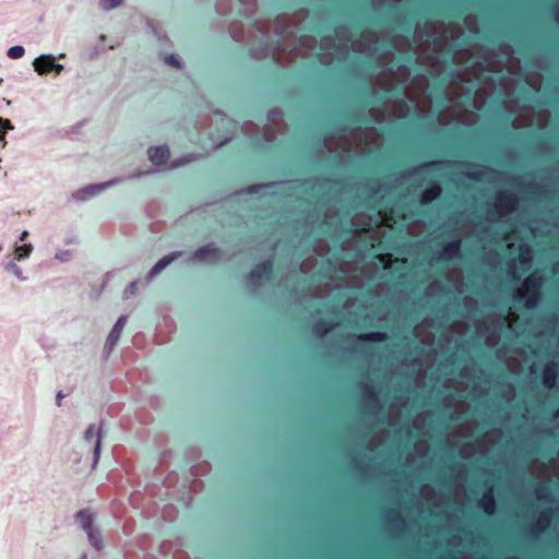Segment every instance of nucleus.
I'll return each instance as SVG.
<instances>
[{"label":"nucleus","instance_id":"1","mask_svg":"<svg viewBox=\"0 0 559 559\" xmlns=\"http://www.w3.org/2000/svg\"><path fill=\"white\" fill-rule=\"evenodd\" d=\"M340 447L343 481L342 559H349V511L347 509L349 499V411H342Z\"/></svg>","mask_w":559,"mask_h":559},{"label":"nucleus","instance_id":"2","mask_svg":"<svg viewBox=\"0 0 559 559\" xmlns=\"http://www.w3.org/2000/svg\"><path fill=\"white\" fill-rule=\"evenodd\" d=\"M333 33V37L322 36L319 57L321 62L328 64L335 60L345 78L349 73V20L344 17Z\"/></svg>","mask_w":559,"mask_h":559},{"label":"nucleus","instance_id":"3","mask_svg":"<svg viewBox=\"0 0 559 559\" xmlns=\"http://www.w3.org/2000/svg\"><path fill=\"white\" fill-rule=\"evenodd\" d=\"M322 308L328 316L316 320L310 328L311 333L318 338H324L338 325V308L332 304H324Z\"/></svg>","mask_w":559,"mask_h":559},{"label":"nucleus","instance_id":"4","mask_svg":"<svg viewBox=\"0 0 559 559\" xmlns=\"http://www.w3.org/2000/svg\"><path fill=\"white\" fill-rule=\"evenodd\" d=\"M542 286V277L536 274L528 275L523 281V288L518 289L516 296L526 299V307L534 308L538 300V293Z\"/></svg>","mask_w":559,"mask_h":559},{"label":"nucleus","instance_id":"5","mask_svg":"<svg viewBox=\"0 0 559 559\" xmlns=\"http://www.w3.org/2000/svg\"><path fill=\"white\" fill-rule=\"evenodd\" d=\"M340 229L344 237L343 246H345L347 242L346 235L349 234V227L343 225L342 217L337 213L330 214L325 212L319 223L320 233L330 236L332 234H336Z\"/></svg>","mask_w":559,"mask_h":559},{"label":"nucleus","instance_id":"6","mask_svg":"<svg viewBox=\"0 0 559 559\" xmlns=\"http://www.w3.org/2000/svg\"><path fill=\"white\" fill-rule=\"evenodd\" d=\"M342 109H341V119L337 126L328 130L326 133L331 135H336L340 139H346V133H349V94L344 88L342 95Z\"/></svg>","mask_w":559,"mask_h":559},{"label":"nucleus","instance_id":"7","mask_svg":"<svg viewBox=\"0 0 559 559\" xmlns=\"http://www.w3.org/2000/svg\"><path fill=\"white\" fill-rule=\"evenodd\" d=\"M518 202L519 198L516 194L509 191H501L496 197L493 207L499 216H504L515 210Z\"/></svg>","mask_w":559,"mask_h":559},{"label":"nucleus","instance_id":"8","mask_svg":"<svg viewBox=\"0 0 559 559\" xmlns=\"http://www.w3.org/2000/svg\"><path fill=\"white\" fill-rule=\"evenodd\" d=\"M33 66L35 71L40 75H45L50 72L60 74V72L63 70L62 64L56 63L55 58L51 55H41L37 57L34 60Z\"/></svg>","mask_w":559,"mask_h":559},{"label":"nucleus","instance_id":"9","mask_svg":"<svg viewBox=\"0 0 559 559\" xmlns=\"http://www.w3.org/2000/svg\"><path fill=\"white\" fill-rule=\"evenodd\" d=\"M273 277V262L266 260L258 263L249 273V281L257 286L261 285L263 280H271Z\"/></svg>","mask_w":559,"mask_h":559},{"label":"nucleus","instance_id":"10","mask_svg":"<svg viewBox=\"0 0 559 559\" xmlns=\"http://www.w3.org/2000/svg\"><path fill=\"white\" fill-rule=\"evenodd\" d=\"M222 255L221 250L214 245H206L193 253V259L200 262H216Z\"/></svg>","mask_w":559,"mask_h":559},{"label":"nucleus","instance_id":"11","mask_svg":"<svg viewBox=\"0 0 559 559\" xmlns=\"http://www.w3.org/2000/svg\"><path fill=\"white\" fill-rule=\"evenodd\" d=\"M96 439L95 440V445H94V462H93V468L97 465L98 461H99V456H100V444H102V435H100V428L96 427L95 425H91L85 433H84V439L85 441L87 442H91L93 439Z\"/></svg>","mask_w":559,"mask_h":559},{"label":"nucleus","instance_id":"12","mask_svg":"<svg viewBox=\"0 0 559 559\" xmlns=\"http://www.w3.org/2000/svg\"><path fill=\"white\" fill-rule=\"evenodd\" d=\"M442 187L437 181H430L429 186L421 192L419 202L421 205L428 206L440 198Z\"/></svg>","mask_w":559,"mask_h":559},{"label":"nucleus","instance_id":"13","mask_svg":"<svg viewBox=\"0 0 559 559\" xmlns=\"http://www.w3.org/2000/svg\"><path fill=\"white\" fill-rule=\"evenodd\" d=\"M127 321H128V318L126 316H121L116 324L114 325L112 330L110 331L108 337H107V341H106V344H105V348L108 350V352H111L112 348L116 346V344L118 343L119 338H120V335L122 333V330L124 329L126 324H127Z\"/></svg>","mask_w":559,"mask_h":559},{"label":"nucleus","instance_id":"14","mask_svg":"<svg viewBox=\"0 0 559 559\" xmlns=\"http://www.w3.org/2000/svg\"><path fill=\"white\" fill-rule=\"evenodd\" d=\"M461 239H453L442 245L439 259L449 262L460 257Z\"/></svg>","mask_w":559,"mask_h":559},{"label":"nucleus","instance_id":"15","mask_svg":"<svg viewBox=\"0 0 559 559\" xmlns=\"http://www.w3.org/2000/svg\"><path fill=\"white\" fill-rule=\"evenodd\" d=\"M169 156L167 146H154L148 150V158L156 166L166 164Z\"/></svg>","mask_w":559,"mask_h":559},{"label":"nucleus","instance_id":"16","mask_svg":"<svg viewBox=\"0 0 559 559\" xmlns=\"http://www.w3.org/2000/svg\"><path fill=\"white\" fill-rule=\"evenodd\" d=\"M479 506L483 509L484 513H486L487 515L493 514L496 509V500L493 496L492 486H489L488 489L484 491Z\"/></svg>","mask_w":559,"mask_h":559},{"label":"nucleus","instance_id":"17","mask_svg":"<svg viewBox=\"0 0 559 559\" xmlns=\"http://www.w3.org/2000/svg\"><path fill=\"white\" fill-rule=\"evenodd\" d=\"M551 513H552L551 510L542 511L539 514L538 521L532 532L537 533V534L544 533L550 524Z\"/></svg>","mask_w":559,"mask_h":559},{"label":"nucleus","instance_id":"18","mask_svg":"<svg viewBox=\"0 0 559 559\" xmlns=\"http://www.w3.org/2000/svg\"><path fill=\"white\" fill-rule=\"evenodd\" d=\"M557 379V370L555 365H547L543 372V382L544 385L548 389H551L555 386Z\"/></svg>","mask_w":559,"mask_h":559},{"label":"nucleus","instance_id":"19","mask_svg":"<svg viewBox=\"0 0 559 559\" xmlns=\"http://www.w3.org/2000/svg\"><path fill=\"white\" fill-rule=\"evenodd\" d=\"M180 255V252L173 253L170 255H166L162 258L150 271L148 276L153 277L154 275L158 274L162 270H164L168 264H170L175 259H177Z\"/></svg>","mask_w":559,"mask_h":559},{"label":"nucleus","instance_id":"20","mask_svg":"<svg viewBox=\"0 0 559 559\" xmlns=\"http://www.w3.org/2000/svg\"><path fill=\"white\" fill-rule=\"evenodd\" d=\"M104 187H105L104 185H92V186H88L86 188H83V189L76 191L73 194V197L76 200H85V199L98 193L100 190L104 189Z\"/></svg>","mask_w":559,"mask_h":559},{"label":"nucleus","instance_id":"21","mask_svg":"<svg viewBox=\"0 0 559 559\" xmlns=\"http://www.w3.org/2000/svg\"><path fill=\"white\" fill-rule=\"evenodd\" d=\"M439 164H441V162H437V160L421 163L417 167H413V168L408 169L407 173L409 175H416V174L424 173V171L432 173L436 170V168Z\"/></svg>","mask_w":559,"mask_h":559},{"label":"nucleus","instance_id":"22","mask_svg":"<svg viewBox=\"0 0 559 559\" xmlns=\"http://www.w3.org/2000/svg\"><path fill=\"white\" fill-rule=\"evenodd\" d=\"M383 519L386 522L396 523L397 524V527H396L397 531H402V528L405 525L404 519L401 518L400 513L396 510H392V509L386 510L384 512V514H383Z\"/></svg>","mask_w":559,"mask_h":559},{"label":"nucleus","instance_id":"23","mask_svg":"<svg viewBox=\"0 0 559 559\" xmlns=\"http://www.w3.org/2000/svg\"><path fill=\"white\" fill-rule=\"evenodd\" d=\"M76 521L80 523L84 532L93 527V516L87 510H81L76 513Z\"/></svg>","mask_w":559,"mask_h":559},{"label":"nucleus","instance_id":"24","mask_svg":"<svg viewBox=\"0 0 559 559\" xmlns=\"http://www.w3.org/2000/svg\"><path fill=\"white\" fill-rule=\"evenodd\" d=\"M344 329H346L345 325ZM342 362L349 364V332L346 330L342 333Z\"/></svg>","mask_w":559,"mask_h":559},{"label":"nucleus","instance_id":"25","mask_svg":"<svg viewBox=\"0 0 559 559\" xmlns=\"http://www.w3.org/2000/svg\"><path fill=\"white\" fill-rule=\"evenodd\" d=\"M361 338L367 343H382L386 340V334L381 331H371L362 334Z\"/></svg>","mask_w":559,"mask_h":559},{"label":"nucleus","instance_id":"26","mask_svg":"<svg viewBox=\"0 0 559 559\" xmlns=\"http://www.w3.org/2000/svg\"><path fill=\"white\" fill-rule=\"evenodd\" d=\"M87 534L90 543L96 548H102V539L98 532H96L93 527L85 532Z\"/></svg>","mask_w":559,"mask_h":559},{"label":"nucleus","instance_id":"27","mask_svg":"<svg viewBox=\"0 0 559 559\" xmlns=\"http://www.w3.org/2000/svg\"><path fill=\"white\" fill-rule=\"evenodd\" d=\"M33 247L32 245H21L15 248V253L17 255L19 260L25 259L32 252Z\"/></svg>","mask_w":559,"mask_h":559},{"label":"nucleus","instance_id":"28","mask_svg":"<svg viewBox=\"0 0 559 559\" xmlns=\"http://www.w3.org/2000/svg\"><path fill=\"white\" fill-rule=\"evenodd\" d=\"M24 48L22 46H13L8 50V56L12 59H19L24 56Z\"/></svg>","mask_w":559,"mask_h":559},{"label":"nucleus","instance_id":"29","mask_svg":"<svg viewBox=\"0 0 559 559\" xmlns=\"http://www.w3.org/2000/svg\"><path fill=\"white\" fill-rule=\"evenodd\" d=\"M122 3V0H100V7L105 10H111Z\"/></svg>","mask_w":559,"mask_h":559},{"label":"nucleus","instance_id":"30","mask_svg":"<svg viewBox=\"0 0 559 559\" xmlns=\"http://www.w3.org/2000/svg\"><path fill=\"white\" fill-rule=\"evenodd\" d=\"M535 492L538 498H543L549 493V487L547 485H545L544 483L539 481V483H537V485L535 487Z\"/></svg>","mask_w":559,"mask_h":559},{"label":"nucleus","instance_id":"31","mask_svg":"<svg viewBox=\"0 0 559 559\" xmlns=\"http://www.w3.org/2000/svg\"><path fill=\"white\" fill-rule=\"evenodd\" d=\"M13 129V126L9 119L0 118V134H4L7 130Z\"/></svg>","mask_w":559,"mask_h":559},{"label":"nucleus","instance_id":"32","mask_svg":"<svg viewBox=\"0 0 559 559\" xmlns=\"http://www.w3.org/2000/svg\"><path fill=\"white\" fill-rule=\"evenodd\" d=\"M389 99V93L388 92H383V93H376L374 95V102L377 104H380V105H384Z\"/></svg>","mask_w":559,"mask_h":559},{"label":"nucleus","instance_id":"33","mask_svg":"<svg viewBox=\"0 0 559 559\" xmlns=\"http://www.w3.org/2000/svg\"><path fill=\"white\" fill-rule=\"evenodd\" d=\"M386 182L384 179L378 178L372 181L371 189L374 191H379L382 188H386Z\"/></svg>","mask_w":559,"mask_h":559},{"label":"nucleus","instance_id":"34","mask_svg":"<svg viewBox=\"0 0 559 559\" xmlns=\"http://www.w3.org/2000/svg\"><path fill=\"white\" fill-rule=\"evenodd\" d=\"M165 62L174 68H180V62L175 55H167Z\"/></svg>","mask_w":559,"mask_h":559},{"label":"nucleus","instance_id":"35","mask_svg":"<svg viewBox=\"0 0 559 559\" xmlns=\"http://www.w3.org/2000/svg\"><path fill=\"white\" fill-rule=\"evenodd\" d=\"M270 185H255V186H250L247 190L248 193L250 194H253V193H259L262 189H265V188H269Z\"/></svg>","mask_w":559,"mask_h":559},{"label":"nucleus","instance_id":"36","mask_svg":"<svg viewBox=\"0 0 559 559\" xmlns=\"http://www.w3.org/2000/svg\"><path fill=\"white\" fill-rule=\"evenodd\" d=\"M531 259V252L528 248L522 249L520 254V262L525 264Z\"/></svg>","mask_w":559,"mask_h":559},{"label":"nucleus","instance_id":"37","mask_svg":"<svg viewBox=\"0 0 559 559\" xmlns=\"http://www.w3.org/2000/svg\"><path fill=\"white\" fill-rule=\"evenodd\" d=\"M369 400L372 403L373 408H379L380 402H379L378 395L374 392L370 393Z\"/></svg>","mask_w":559,"mask_h":559},{"label":"nucleus","instance_id":"38","mask_svg":"<svg viewBox=\"0 0 559 559\" xmlns=\"http://www.w3.org/2000/svg\"><path fill=\"white\" fill-rule=\"evenodd\" d=\"M466 177L473 181H478L479 180V176H478V173L476 171H468L466 173Z\"/></svg>","mask_w":559,"mask_h":559},{"label":"nucleus","instance_id":"39","mask_svg":"<svg viewBox=\"0 0 559 559\" xmlns=\"http://www.w3.org/2000/svg\"><path fill=\"white\" fill-rule=\"evenodd\" d=\"M342 186H343V189H346L347 186H349V177L344 175L343 178H342Z\"/></svg>","mask_w":559,"mask_h":559},{"label":"nucleus","instance_id":"40","mask_svg":"<svg viewBox=\"0 0 559 559\" xmlns=\"http://www.w3.org/2000/svg\"><path fill=\"white\" fill-rule=\"evenodd\" d=\"M343 217L346 218V215L349 214V205L344 203L342 206Z\"/></svg>","mask_w":559,"mask_h":559},{"label":"nucleus","instance_id":"41","mask_svg":"<svg viewBox=\"0 0 559 559\" xmlns=\"http://www.w3.org/2000/svg\"><path fill=\"white\" fill-rule=\"evenodd\" d=\"M350 224H352V239H353L355 237V235L357 234V229L354 228L356 226L354 217H352Z\"/></svg>","mask_w":559,"mask_h":559},{"label":"nucleus","instance_id":"42","mask_svg":"<svg viewBox=\"0 0 559 559\" xmlns=\"http://www.w3.org/2000/svg\"><path fill=\"white\" fill-rule=\"evenodd\" d=\"M56 397H57V404L60 405V402L63 399L62 392H58Z\"/></svg>","mask_w":559,"mask_h":559},{"label":"nucleus","instance_id":"43","mask_svg":"<svg viewBox=\"0 0 559 559\" xmlns=\"http://www.w3.org/2000/svg\"><path fill=\"white\" fill-rule=\"evenodd\" d=\"M320 185V179L319 178H316L311 185V189H316V187Z\"/></svg>","mask_w":559,"mask_h":559},{"label":"nucleus","instance_id":"44","mask_svg":"<svg viewBox=\"0 0 559 559\" xmlns=\"http://www.w3.org/2000/svg\"><path fill=\"white\" fill-rule=\"evenodd\" d=\"M27 231H23L21 237H20V240L23 241L26 237H27Z\"/></svg>","mask_w":559,"mask_h":559},{"label":"nucleus","instance_id":"45","mask_svg":"<svg viewBox=\"0 0 559 559\" xmlns=\"http://www.w3.org/2000/svg\"><path fill=\"white\" fill-rule=\"evenodd\" d=\"M346 307H347V300H344L343 308L346 309Z\"/></svg>","mask_w":559,"mask_h":559},{"label":"nucleus","instance_id":"46","mask_svg":"<svg viewBox=\"0 0 559 559\" xmlns=\"http://www.w3.org/2000/svg\"><path fill=\"white\" fill-rule=\"evenodd\" d=\"M555 417H559V408L556 411Z\"/></svg>","mask_w":559,"mask_h":559},{"label":"nucleus","instance_id":"47","mask_svg":"<svg viewBox=\"0 0 559 559\" xmlns=\"http://www.w3.org/2000/svg\"><path fill=\"white\" fill-rule=\"evenodd\" d=\"M452 76H457L459 78V74H456L455 72H452L451 73Z\"/></svg>","mask_w":559,"mask_h":559},{"label":"nucleus","instance_id":"48","mask_svg":"<svg viewBox=\"0 0 559 559\" xmlns=\"http://www.w3.org/2000/svg\"><path fill=\"white\" fill-rule=\"evenodd\" d=\"M354 280V276L352 275V281ZM350 289L353 290L354 289V286L352 285L350 286Z\"/></svg>","mask_w":559,"mask_h":559},{"label":"nucleus","instance_id":"49","mask_svg":"<svg viewBox=\"0 0 559 559\" xmlns=\"http://www.w3.org/2000/svg\"><path fill=\"white\" fill-rule=\"evenodd\" d=\"M557 17H558V20H559V8H558V12H557Z\"/></svg>","mask_w":559,"mask_h":559}]
</instances>
